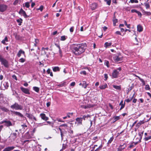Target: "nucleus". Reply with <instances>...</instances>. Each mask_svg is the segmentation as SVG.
Here are the masks:
<instances>
[{
    "mask_svg": "<svg viewBox=\"0 0 151 151\" xmlns=\"http://www.w3.org/2000/svg\"><path fill=\"white\" fill-rule=\"evenodd\" d=\"M21 126L22 127V128L24 129H25V128L27 127V125L25 124H22V125Z\"/></svg>",
    "mask_w": 151,
    "mask_h": 151,
    "instance_id": "5fc2aeb1",
    "label": "nucleus"
},
{
    "mask_svg": "<svg viewBox=\"0 0 151 151\" xmlns=\"http://www.w3.org/2000/svg\"><path fill=\"white\" fill-rule=\"evenodd\" d=\"M66 39V36H62L61 37L60 40L62 41H64Z\"/></svg>",
    "mask_w": 151,
    "mask_h": 151,
    "instance_id": "ea45409f",
    "label": "nucleus"
},
{
    "mask_svg": "<svg viewBox=\"0 0 151 151\" xmlns=\"http://www.w3.org/2000/svg\"><path fill=\"white\" fill-rule=\"evenodd\" d=\"M138 123L141 125L144 123V122L143 121H140Z\"/></svg>",
    "mask_w": 151,
    "mask_h": 151,
    "instance_id": "0e129e2a",
    "label": "nucleus"
},
{
    "mask_svg": "<svg viewBox=\"0 0 151 151\" xmlns=\"http://www.w3.org/2000/svg\"><path fill=\"white\" fill-rule=\"evenodd\" d=\"M17 22L19 23L18 25L20 26L22 23V19L21 18H20L19 19H17Z\"/></svg>",
    "mask_w": 151,
    "mask_h": 151,
    "instance_id": "c85d7f7f",
    "label": "nucleus"
},
{
    "mask_svg": "<svg viewBox=\"0 0 151 151\" xmlns=\"http://www.w3.org/2000/svg\"><path fill=\"white\" fill-rule=\"evenodd\" d=\"M12 135L13 136V137L14 138V139H15L17 138V134L16 133H13L12 134Z\"/></svg>",
    "mask_w": 151,
    "mask_h": 151,
    "instance_id": "c03bdc74",
    "label": "nucleus"
},
{
    "mask_svg": "<svg viewBox=\"0 0 151 151\" xmlns=\"http://www.w3.org/2000/svg\"><path fill=\"white\" fill-rule=\"evenodd\" d=\"M10 107L12 109H15V110H22L23 109L22 106L19 105L17 103H15L14 104L11 105Z\"/></svg>",
    "mask_w": 151,
    "mask_h": 151,
    "instance_id": "7ed1b4c3",
    "label": "nucleus"
},
{
    "mask_svg": "<svg viewBox=\"0 0 151 151\" xmlns=\"http://www.w3.org/2000/svg\"><path fill=\"white\" fill-rule=\"evenodd\" d=\"M97 6V5L96 3H93L91 5V8L92 10H93L96 8Z\"/></svg>",
    "mask_w": 151,
    "mask_h": 151,
    "instance_id": "4468645a",
    "label": "nucleus"
},
{
    "mask_svg": "<svg viewBox=\"0 0 151 151\" xmlns=\"http://www.w3.org/2000/svg\"><path fill=\"white\" fill-rule=\"evenodd\" d=\"M74 27H70V31L71 32H73L74 31Z\"/></svg>",
    "mask_w": 151,
    "mask_h": 151,
    "instance_id": "4d7b16f0",
    "label": "nucleus"
},
{
    "mask_svg": "<svg viewBox=\"0 0 151 151\" xmlns=\"http://www.w3.org/2000/svg\"><path fill=\"white\" fill-rule=\"evenodd\" d=\"M144 14L147 15H149L151 14V13L149 12H145L144 11Z\"/></svg>",
    "mask_w": 151,
    "mask_h": 151,
    "instance_id": "58836bf2",
    "label": "nucleus"
},
{
    "mask_svg": "<svg viewBox=\"0 0 151 151\" xmlns=\"http://www.w3.org/2000/svg\"><path fill=\"white\" fill-rule=\"evenodd\" d=\"M126 147V145L124 143L122 145H120L119 147L117 149V151H122Z\"/></svg>",
    "mask_w": 151,
    "mask_h": 151,
    "instance_id": "9d476101",
    "label": "nucleus"
},
{
    "mask_svg": "<svg viewBox=\"0 0 151 151\" xmlns=\"http://www.w3.org/2000/svg\"><path fill=\"white\" fill-rule=\"evenodd\" d=\"M137 76V77L143 83H144V81L140 77H139V76Z\"/></svg>",
    "mask_w": 151,
    "mask_h": 151,
    "instance_id": "6e6d98bb",
    "label": "nucleus"
},
{
    "mask_svg": "<svg viewBox=\"0 0 151 151\" xmlns=\"http://www.w3.org/2000/svg\"><path fill=\"white\" fill-rule=\"evenodd\" d=\"M113 59L115 62H118L122 60V58H121L119 57L117 55L114 56L113 57Z\"/></svg>",
    "mask_w": 151,
    "mask_h": 151,
    "instance_id": "9b49d317",
    "label": "nucleus"
},
{
    "mask_svg": "<svg viewBox=\"0 0 151 151\" xmlns=\"http://www.w3.org/2000/svg\"><path fill=\"white\" fill-rule=\"evenodd\" d=\"M5 42H8V38L7 36L5 37L4 39L1 42L3 44H6Z\"/></svg>",
    "mask_w": 151,
    "mask_h": 151,
    "instance_id": "cd10ccee",
    "label": "nucleus"
},
{
    "mask_svg": "<svg viewBox=\"0 0 151 151\" xmlns=\"http://www.w3.org/2000/svg\"><path fill=\"white\" fill-rule=\"evenodd\" d=\"M23 5L24 6H25L27 8H28L30 6L29 5V2H26L24 4H24H23Z\"/></svg>",
    "mask_w": 151,
    "mask_h": 151,
    "instance_id": "473e14b6",
    "label": "nucleus"
},
{
    "mask_svg": "<svg viewBox=\"0 0 151 151\" xmlns=\"http://www.w3.org/2000/svg\"><path fill=\"white\" fill-rule=\"evenodd\" d=\"M133 98V96H132V97H131L130 98H129V99H126L125 101H126L127 103H129L132 100Z\"/></svg>",
    "mask_w": 151,
    "mask_h": 151,
    "instance_id": "7c9ffc66",
    "label": "nucleus"
},
{
    "mask_svg": "<svg viewBox=\"0 0 151 151\" xmlns=\"http://www.w3.org/2000/svg\"><path fill=\"white\" fill-rule=\"evenodd\" d=\"M67 125L66 124L61 125L59 126L60 127H63V128L62 129H67Z\"/></svg>",
    "mask_w": 151,
    "mask_h": 151,
    "instance_id": "393cba45",
    "label": "nucleus"
},
{
    "mask_svg": "<svg viewBox=\"0 0 151 151\" xmlns=\"http://www.w3.org/2000/svg\"><path fill=\"white\" fill-rule=\"evenodd\" d=\"M143 132H144L143 131L142 132H139V133L138 134H139V138H140V139H141L142 138V137L143 135Z\"/></svg>",
    "mask_w": 151,
    "mask_h": 151,
    "instance_id": "c9c22d12",
    "label": "nucleus"
},
{
    "mask_svg": "<svg viewBox=\"0 0 151 151\" xmlns=\"http://www.w3.org/2000/svg\"><path fill=\"white\" fill-rule=\"evenodd\" d=\"M26 116L29 118L30 119H32V116L33 115L32 114H29L28 113H26Z\"/></svg>",
    "mask_w": 151,
    "mask_h": 151,
    "instance_id": "bb28decb",
    "label": "nucleus"
},
{
    "mask_svg": "<svg viewBox=\"0 0 151 151\" xmlns=\"http://www.w3.org/2000/svg\"><path fill=\"white\" fill-rule=\"evenodd\" d=\"M86 109H88L93 107V105L91 104H87V105H86Z\"/></svg>",
    "mask_w": 151,
    "mask_h": 151,
    "instance_id": "79ce46f5",
    "label": "nucleus"
},
{
    "mask_svg": "<svg viewBox=\"0 0 151 151\" xmlns=\"http://www.w3.org/2000/svg\"><path fill=\"white\" fill-rule=\"evenodd\" d=\"M83 83L82 86L85 88H86L88 84H86V82L85 81H83Z\"/></svg>",
    "mask_w": 151,
    "mask_h": 151,
    "instance_id": "c756f323",
    "label": "nucleus"
},
{
    "mask_svg": "<svg viewBox=\"0 0 151 151\" xmlns=\"http://www.w3.org/2000/svg\"><path fill=\"white\" fill-rule=\"evenodd\" d=\"M50 105V103L48 102L47 103L46 105L47 107H49Z\"/></svg>",
    "mask_w": 151,
    "mask_h": 151,
    "instance_id": "774afa93",
    "label": "nucleus"
},
{
    "mask_svg": "<svg viewBox=\"0 0 151 151\" xmlns=\"http://www.w3.org/2000/svg\"><path fill=\"white\" fill-rule=\"evenodd\" d=\"M145 89L147 90H149L150 88L149 85H146L145 87Z\"/></svg>",
    "mask_w": 151,
    "mask_h": 151,
    "instance_id": "603ef678",
    "label": "nucleus"
},
{
    "mask_svg": "<svg viewBox=\"0 0 151 151\" xmlns=\"http://www.w3.org/2000/svg\"><path fill=\"white\" fill-rule=\"evenodd\" d=\"M21 54H23L24 55H25V52L24 51L21 49L19 50L17 54V55L18 57H19L21 56Z\"/></svg>",
    "mask_w": 151,
    "mask_h": 151,
    "instance_id": "ddd939ff",
    "label": "nucleus"
},
{
    "mask_svg": "<svg viewBox=\"0 0 151 151\" xmlns=\"http://www.w3.org/2000/svg\"><path fill=\"white\" fill-rule=\"evenodd\" d=\"M111 0H109L107 2V4H108L109 5H110L111 4Z\"/></svg>",
    "mask_w": 151,
    "mask_h": 151,
    "instance_id": "052dcab7",
    "label": "nucleus"
},
{
    "mask_svg": "<svg viewBox=\"0 0 151 151\" xmlns=\"http://www.w3.org/2000/svg\"><path fill=\"white\" fill-rule=\"evenodd\" d=\"M112 44L111 42H106L104 44V47L106 48L107 47H108L110 46Z\"/></svg>",
    "mask_w": 151,
    "mask_h": 151,
    "instance_id": "5701e85b",
    "label": "nucleus"
},
{
    "mask_svg": "<svg viewBox=\"0 0 151 151\" xmlns=\"http://www.w3.org/2000/svg\"><path fill=\"white\" fill-rule=\"evenodd\" d=\"M119 74V71L117 70L113 71L112 73V77L113 78H116L118 77Z\"/></svg>",
    "mask_w": 151,
    "mask_h": 151,
    "instance_id": "423d86ee",
    "label": "nucleus"
},
{
    "mask_svg": "<svg viewBox=\"0 0 151 151\" xmlns=\"http://www.w3.org/2000/svg\"><path fill=\"white\" fill-rule=\"evenodd\" d=\"M33 89L36 92L38 93L40 90L39 88L37 87H33Z\"/></svg>",
    "mask_w": 151,
    "mask_h": 151,
    "instance_id": "2f4dec72",
    "label": "nucleus"
},
{
    "mask_svg": "<svg viewBox=\"0 0 151 151\" xmlns=\"http://www.w3.org/2000/svg\"><path fill=\"white\" fill-rule=\"evenodd\" d=\"M0 61L1 64L3 65L6 68H8L9 66L8 62L6 59L3 58L2 56L0 55Z\"/></svg>",
    "mask_w": 151,
    "mask_h": 151,
    "instance_id": "f03ea898",
    "label": "nucleus"
},
{
    "mask_svg": "<svg viewBox=\"0 0 151 151\" xmlns=\"http://www.w3.org/2000/svg\"><path fill=\"white\" fill-rule=\"evenodd\" d=\"M8 6L4 4H0V12H3L6 11Z\"/></svg>",
    "mask_w": 151,
    "mask_h": 151,
    "instance_id": "39448f33",
    "label": "nucleus"
},
{
    "mask_svg": "<svg viewBox=\"0 0 151 151\" xmlns=\"http://www.w3.org/2000/svg\"><path fill=\"white\" fill-rule=\"evenodd\" d=\"M5 123L4 125L7 127H9L12 126V124L11 121H7L6 120H4L3 121L0 122V124Z\"/></svg>",
    "mask_w": 151,
    "mask_h": 151,
    "instance_id": "20e7f679",
    "label": "nucleus"
},
{
    "mask_svg": "<svg viewBox=\"0 0 151 151\" xmlns=\"http://www.w3.org/2000/svg\"><path fill=\"white\" fill-rule=\"evenodd\" d=\"M19 13L23 15L24 18H26L28 17V16L26 14L25 12L22 8L20 9V11L19 12Z\"/></svg>",
    "mask_w": 151,
    "mask_h": 151,
    "instance_id": "0eeeda50",
    "label": "nucleus"
},
{
    "mask_svg": "<svg viewBox=\"0 0 151 151\" xmlns=\"http://www.w3.org/2000/svg\"><path fill=\"white\" fill-rule=\"evenodd\" d=\"M119 119V116H116L114 117V122L116 121Z\"/></svg>",
    "mask_w": 151,
    "mask_h": 151,
    "instance_id": "a19ab883",
    "label": "nucleus"
},
{
    "mask_svg": "<svg viewBox=\"0 0 151 151\" xmlns=\"http://www.w3.org/2000/svg\"><path fill=\"white\" fill-rule=\"evenodd\" d=\"M151 139V136H150L149 137H145L144 138V139H145V141H148L149 139Z\"/></svg>",
    "mask_w": 151,
    "mask_h": 151,
    "instance_id": "37998d69",
    "label": "nucleus"
},
{
    "mask_svg": "<svg viewBox=\"0 0 151 151\" xmlns=\"http://www.w3.org/2000/svg\"><path fill=\"white\" fill-rule=\"evenodd\" d=\"M107 87V85L106 84H105L104 85L101 86L99 88L101 89H104Z\"/></svg>",
    "mask_w": 151,
    "mask_h": 151,
    "instance_id": "412c9836",
    "label": "nucleus"
},
{
    "mask_svg": "<svg viewBox=\"0 0 151 151\" xmlns=\"http://www.w3.org/2000/svg\"><path fill=\"white\" fill-rule=\"evenodd\" d=\"M144 4L146 9H148L150 7V4L148 3L145 2Z\"/></svg>",
    "mask_w": 151,
    "mask_h": 151,
    "instance_id": "f704fd0d",
    "label": "nucleus"
},
{
    "mask_svg": "<svg viewBox=\"0 0 151 151\" xmlns=\"http://www.w3.org/2000/svg\"><path fill=\"white\" fill-rule=\"evenodd\" d=\"M25 60L23 58H20L19 61L21 63H23L25 61Z\"/></svg>",
    "mask_w": 151,
    "mask_h": 151,
    "instance_id": "49530a36",
    "label": "nucleus"
},
{
    "mask_svg": "<svg viewBox=\"0 0 151 151\" xmlns=\"http://www.w3.org/2000/svg\"><path fill=\"white\" fill-rule=\"evenodd\" d=\"M114 139V137L113 136H112L110 138V139L108 141L107 144L108 145H109V144H111L112 141Z\"/></svg>",
    "mask_w": 151,
    "mask_h": 151,
    "instance_id": "b1692460",
    "label": "nucleus"
},
{
    "mask_svg": "<svg viewBox=\"0 0 151 151\" xmlns=\"http://www.w3.org/2000/svg\"><path fill=\"white\" fill-rule=\"evenodd\" d=\"M49 125H50L52 127H54V123L50 121H47V122Z\"/></svg>",
    "mask_w": 151,
    "mask_h": 151,
    "instance_id": "e433bc0d",
    "label": "nucleus"
},
{
    "mask_svg": "<svg viewBox=\"0 0 151 151\" xmlns=\"http://www.w3.org/2000/svg\"><path fill=\"white\" fill-rule=\"evenodd\" d=\"M66 83L65 82H64L63 83L58 85V86L60 87H62L64 86Z\"/></svg>",
    "mask_w": 151,
    "mask_h": 151,
    "instance_id": "09e8293b",
    "label": "nucleus"
},
{
    "mask_svg": "<svg viewBox=\"0 0 151 151\" xmlns=\"http://www.w3.org/2000/svg\"><path fill=\"white\" fill-rule=\"evenodd\" d=\"M75 85V82H73L71 83L70 86H74Z\"/></svg>",
    "mask_w": 151,
    "mask_h": 151,
    "instance_id": "e2e57ef3",
    "label": "nucleus"
},
{
    "mask_svg": "<svg viewBox=\"0 0 151 151\" xmlns=\"http://www.w3.org/2000/svg\"><path fill=\"white\" fill-rule=\"evenodd\" d=\"M102 147V145H100L98 148L96 149V150H95L94 151H98L99 150H101Z\"/></svg>",
    "mask_w": 151,
    "mask_h": 151,
    "instance_id": "8fccbe9b",
    "label": "nucleus"
},
{
    "mask_svg": "<svg viewBox=\"0 0 151 151\" xmlns=\"http://www.w3.org/2000/svg\"><path fill=\"white\" fill-rule=\"evenodd\" d=\"M137 14L140 17H141V16L142 15V14L141 12H139L137 11V12H136Z\"/></svg>",
    "mask_w": 151,
    "mask_h": 151,
    "instance_id": "bf43d9fd",
    "label": "nucleus"
},
{
    "mask_svg": "<svg viewBox=\"0 0 151 151\" xmlns=\"http://www.w3.org/2000/svg\"><path fill=\"white\" fill-rule=\"evenodd\" d=\"M104 77L105 79H104L105 81L108 78V75L107 74H104Z\"/></svg>",
    "mask_w": 151,
    "mask_h": 151,
    "instance_id": "864d4df0",
    "label": "nucleus"
},
{
    "mask_svg": "<svg viewBox=\"0 0 151 151\" xmlns=\"http://www.w3.org/2000/svg\"><path fill=\"white\" fill-rule=\"evenodd\" d=\"M52 70L54 72L59 71L60 70L58 66L52 67Z\"/></svg>",
    "mask_w": 151,
    "mask_h": 151,
    "instance_id": "6ab92c4d",
    "label": "nucleus"
},
{
    "mask_svg": "<svg viewBox=\"0 0 151 151\" xmlns=\"http://www.w3.org/2000/svg\"><path fill=\"white\" fill-rule=\"evenodd\" d=\"M67 147V145H65V144H63V147H62V148L63 150H64V149H65V148H66Z\"/></svg>",
    "mask_w": 151,
    "mask_h": 151,
    "instance_id": "13d9d810",
    "label": "nucleus"
},
{
    "mask_svg": "<svg viewBox=\"0 0 151 151\" xmlns=\"http://www.w3.org/2000/svg\"><path fill=\"white\" fill-rule=\"evenodd\" d=\"M20 89L21 91L24 93L28 94H30L29 90L28 89L24 88L23 87H21Z\"/></svg>",
    "mask_w": 151,
    "mask_h": 151,
    "instance_id": "6e6552de",
    "label": "nucleus"
},
{
    "mask_svg": "<svg viewBox=\"0 0 151 151\" xmlns=\"http://www.w3.org/2000/svg\"><path fill=\"white\" fill-rule=\"evenodd\" d=\"M0 109L2 111H4V112H7L8 111V110L5 107L1 106L0 107Z\"/></svg>",
    "mask_w": 151,
    "mask_h": 151,
    "instance_id": "4be33fe9",
    "label": "nucleus"
},
{
    "mask_svg": "<svg viewBox=\"0 0 151 151\" xmlns=\"http://www.w3.org/2000/svg\"><path fill=\"white\" fill-rule=\"evenodd\" d=\"M12 78L15 79L16 80H17V77L16 76L14 75H13L12 76Z\"/></svg>",
    "mask_w": 151,
    "mask_h": 151,
    "instance_id": "69168bd1",
    "label": "nucleus"
},
{
    "mask_svg": "<svg viewBox=\"0 0 151 151\" xmlns=\"http://www.w3.org/2000/svg\"><path fill=\"white\" fill-rule=\"evenodd\" d=\"M109 61L107 60H105V61L104 64L105 65H106L108 68H109Z\"/></svg>",
    "mask_w": 151,
    "mask_h": 151,
    "instance_id": "4c0bfd02",
    "label": "nucleus"
},
{
    "mask_svg": "<svg viewBox=\"0 0 151 151\" xmlns=\"http://www.w3.org/2000/svg\"><path fill=\"white\" fill-rule=\"evenodd\" d=\"M113 24L114 26H115L116 23L117 22V19H114L113 20Z\"/></svg>",
    "mask_w": 151,
    "mask_h": 151,
    "instance_id": "3c124183",
    "label": "nucleus"
},
{
    "mask_svg": "<svg viewBox=\"0 0 151 151\" xmlns=\"http://www.w3.org/2000/svg\"><path fill=\"white\" fill-rule=\"evenodd\" d=\"M3 85L4 86V87L5 88V89H7L8 87H9V85H8V83L7 82H4Z\"/></svg>",
    "mask_w": 151,
    "mask_h": 151,
    "instance_id": "72a5a7b5",
    "label": "nucleus"
},
{
    "mask_svg": "<svg viewBox=\"0 0 151 151\" xmlns=\"http://www.w3.org/2000/svg\"><path fill=\"white\" fill-rule=\"evenodd\" d=\"M13 113L14 114L20 117H23V115L19 112L17 111H14Z\"/></svg>",
    "mask_w": 151,
    "mask_h": 151,
    "instance_id": "f3484780",
    "label": "nucleus"
},
{
    "mask_svg": "<svg viewBox=\"0 0 151 151\" xmlns=\"http://www.w3.org/2000/svg\"><path fill=\"white\" fill-rule=\"evenodd\" d=\"M115 33L117 35H121V33L119 31H117Z\"/></svg>",
    "mask_w": 151,
    "mask_h": 151,
    "instance_id": "338daca9",
    "label": "nucleus"
},
{
    "mask_svg": "<svg viewBox=\"0 0 151 151\" xmlns=\"http://www.w3.org/2000/svg\"><path fill=\"white\" fill-rule=\"evenodd\" d=\"M40 116L41 119L42 120L45 121H47L49 119L48 117L46 116V115L44 113H41L40 114Z\"/></svg>",
    "mask_w": 151,
    "mask_h": 151,
    "instance_id": "1a4fd4ad",
    "label": "nucleus"
},
{
    "mask_svg": "<svg viewBox=\"0 0 151 151\" xmlns=\"http://www.w3.org/2000/svg\"><path fill=\"white\" fill-rule=\"evenodd\" d=\"M137 30L139 32H140L143 30V27L141 25L139 24L137 26Z\"/></svg>",
    "mask_w": 151,
    "mask_h": 151,
    "instance_id": "2eb2a0df",
    "label": "nucleus"
},
{
    "mask_svg": "<svg viewBox=\"0 0 151 151\" xmlns=\"http://www.w3.org/2000/svg\"><path fill=\"white\" fill-rule=\"evenodd\" d=\"M137 11L135 10V9H132L131 10V12H132V13H136L137 12Z\"/></svg>",
    "mask_w": 151,
    "mask_h": 151,
    "instance_id": "680f3d73",
    "label": "nucleus"
},
{
    "mask_svg": "<svg viewBox=\"0 0 151 151\" xmlns=\"http://www.w3.org/2000/svg\"><path fill=\"white\" fill-rule=\"evenodd\" d=\"M14 35L15 36V38L16 40H19L20 39V36H19V35H18L17 33H14Z\"/></svg>",
    "mask_w": 151,
    "mask_h": 151,
    "instance_id": "a211bd4d",
    "label": "nucleus"
},
{
    "mask_svg": "<svg viewBox=\"0 0 151 151\" xmlns=\"http://www.w3.org/2000/svg\"><path fill=\"white\" fill-rule=\"evenodd\" d=\"M15 147L13 146L5 148L3 150V151H11L13 150Z\"/></svg>",
    "mask_w": 151,
    "mask_h": 151,
    "instance_id": "f8f14e48",
    "label": "nucleus"
},
{
    "mask_svg": "<svg viewBox=\"0 0 151 151\" xmlns=\"http://www.w3.org/2000/svg\"><path fill=\"white\" fill-rule=\"evenodd\" d=\"M113 86L114 88L116 89L119 90H121V87L120 86L114 85Z\"/></svg>",
    "mask_w": 151,
    "mask_h": 151,
    "instance_id": "a878e982",
    "label": "nucleus"
},
{
    "mask_svg": "<svg viewBox=\"0 0 151 151\" xmlns=\"http://www.w3.org/2000/svg\"><path fill=\"white\" fill-rule=\"evenodd\" d=\"M130 1L132 3H137L138 2V1L137 0H130Z\"/></svg>",
    "mask_w": 151,
    "mask_h": 151,
    "instance_id": "de8ad7c7",
    "label": "nucleus"
},
{
    "mask_svg": "<svg viewBox=\"0 0 151 151\" xmlns=\"http://www.w3.org/2000/svg\"><path fill=\"white\" fill-rule=\"evenodd\" d=\"M76 120L78 124H82V120L81 118H78L76 119Z\"/></svg>",
    "mask_w": 151,
    "mask_h": 151,
    "instance_id": "dca6fc26",
    "label": "nucleus"
},
{
    "mask_svg": "<svg viewBox=\"0 0 151 151\" xmlns=\"http://www.w3.org/2000/svg\"><path fill=\"white\" fill-rule=\"evenodd\" d=\"M43 9V6L42 5H41L40 6V8H39L37 9V10H40L41 11H42Z\"/></svg>",
    "mask_w": 151,
    "mask_h": 151,
    "instance_id": "a18cd8bd",
    "label": "nucleus"
},
{
    "mask_svg": "<svg viewBox=\"0 0 151 151\" xmlns=\"http://www.w3.org/2000/svg\"><path fill=\"white\" fill-rule=\"evenodd\" d=\"M86 47V43L73 44L71 45V49L74 55L78 56L85 52Z\"/></svg>",
    "mask_w": 151,
    "mask_h": 151,
    "instance_id": "f257e3e1",
    "label": "nucleus"
},
{
    "mask_svg": "<svg viewBox=\"0 0 151 151\" xmlns=\"http://www.w3.org/2000/svg\"><path fill=\"white\" fill-rule=\"evenodd\" d=\"M125 102L124 104H123V101L122 100L120 102L119 104V105L121 106V107L120 108V110H121L122 109H123L124 107L125 106Z\"/></svg>",
    "mask_w": 151,
    "mask_h": 151,
    "instance_id": "aec40b11",
    "label": "nucleus"
}]
</instances>
